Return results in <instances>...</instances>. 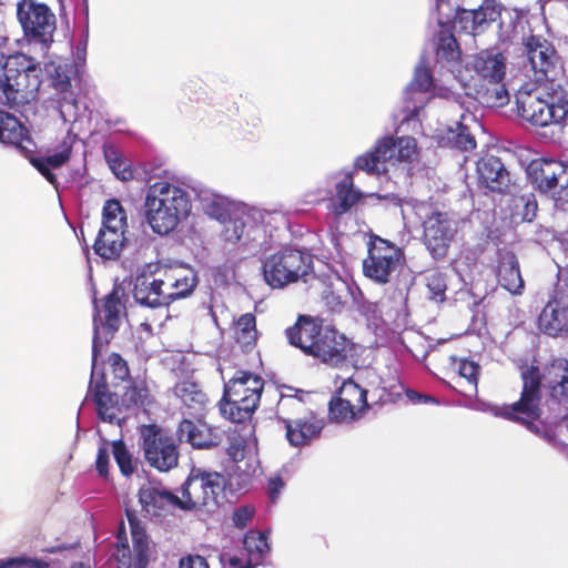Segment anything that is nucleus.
I'll return each mask as SVG.
<instances>
[{"label":"nucleus","instance_id":"b1692460","mask_svg":"<svg viewBox=\"0 0 568 568\" xmlns=\"http://www.w3.org/2000/svg\"><path fill=\"white\" fill-rule=\"evenodd\" d=\"M565 172L566 164L552 159L532 160L527 168V174L531 183L545 193L560 185Z\"/></svg>","mask_w":568,"mask_h":568},{"label":"nucleus","instance_id":"c85d7f7f","mask_svg":"<svg viewBox=\"0 0 568 568\" xmlns=\"http://www.w3.org/2000/svg\"><path fill=\"white\" fill-rule=\"evenodd\" d=\"M496 276L499 285L513 295H520L525 282L520 273L519 262L513 252L499 255Z\"/></svg>","mask_w":568,"mask_h":568},{"label":"nucleus","instance_id":"f257e3e1","mask_svg":"<svg viewBox=\"0 0 568 568\" xmlns=\"http://www.w3.org/2000/svg\"><path fill=\"white\" fill-rule=\"evenodd\" d=\"M520 377L523 389L518 400L494 407V414L504 419L524 425L534 434H540L537 420L542 415L541 387L559 405L568 406V359L557 357L548 362L542 371L538 366L525 367Z\"/></svg>","mask_w":568,"mask_h":568},{"label":"nucleus","instance_id":"39448f33","mask_svg":"<svg viewBox=\"0 0 568 568\" xmlns=\"http://www.w3.org/2000/svg\"><path fill=\"white\" fill-rule=\"evenodd\" d=\"M312 271V256L292 247L282 248L263 262V276L272 288H283Z\"/></svg>","mask_w":568,"mask_h":568},{"label":"nucleus","instance_id":"774afa93","mask_svg":"<svg viewBox=\"0 0 568 568\" xmlns=\"http://www.w3.org/2000/svg\"><path fill=\"white\" fill-rule=\"evenodd\" d=\"M104 158L109 164V166L113 163H116L118 159L121 158L120 152L113 146L104 148Z\"/></svg>","mask_w":568,"mask_h":568},{"label":"nucleus","instance_id":"69168bd1","mask_svg":"<svg viewBox=\"0 0 568 568\" xmlns=\"http://www.w3.org/2000/svg\"><path fill=\"white\" fill-rule=\"evenodd\" d=\"M325 300L333 311H341L345 305V302L339 296H335L333 292L326 294Z\"/></svg>","mask_w":568,"mask_h":568},{"label":"nucleus","instance_id":"09e8293b","mask_svg":"<svg viewBox=\"0 0 568 568\" xmlns=\"http://www.w3.org/2000/svg\"><path fill=\"white\" fill-rule=\"evenodd\" d=\"M112 453L114 459L124 476H131L135 470V465L132 460V455L128 450L123 440L119 439L112 444Z\"/></svg>","mask_w":568,"mask_h":568},{"label":"nucleus","instance_id":"5fc2aeb1","mask_svg":"<svg viewBox=\"0 0 568 568\" xmlns=\"http://www.w3.org/2000/svg\"><path fill=\"white\" fill-rule=\"evenodd\" d=\"M255 509L252 506H242L234 510L232 520L235 527L245 528L253 519Z\"/></svg>","mask_w":568,"mask_h":568},{"label":"nucleus","instance_id":"4468645a","mask_svg":"<svg viewBox=\"0 0 568 568\" xmlns=\"http://www.w3.org/2000/svg\"><path fill=\"white\" fill-rule=\"evenodd\" d=\"M524 48L537 82H552L562 72V64L555 47L541 36L527 37Z\"/></svg>","mask_w":568,"mask_h":568},{"label":"nucleus","instance_id":"e433bc0d","mask_svg":"<svg viewBox=\"0 0 568 568\" xmlns=\"http://www.w3.org/2000/svg\"><path fill=\"white\" fill-rule=\"evenodd\" d=\"M125 514L131 530L136 565L140 568H145L149 562V540L145 529L135 510L126 509Z\"/></svg>","mask_w":568,"mask_h":568},{"label":"nucleus","instance_id":"f8f14e48","mask_svg":"<svg viewBox=\"0 0 568 568\" xmlns=\"http://www.w3.org/2000/svg\"><path fill=\"white\" fill-rule=\"evenodd\" d=\"M367 389L353 378L343 381L328 402V419L337 424H353L369 410Z\"/></svg>","mask_w":568,"mask_h":568},{"label":"nucleus","instance_id":"603ef678","mask_svg":"<svg viewBox=\"0 0 568 568\" xmlns=\"http://www.w3.org/2000/svg\"><path fill=\"white\" fill-rule=\"evenodd\" d=\"M246 440L240 435H234L230 438L226 447V454L234 463H239L245 457Z\"/></svg>","mask_w":568,"mask_h":568},{"label":"nucleus","instance_id":"9b49d317","mask_svg":"<svg viewBox=\"0 0 568 568\" xmlns=\"http://www.w3.org/2000/svg\"><path fill=\"white\" fill-rule=\"evenodd\" d=\"M17 18L29 42L41 43L45 48L52 43L57 19L49 6L37 0H19Z\"/></svg>","mask_w":568,"mask_h":568},{"label":"nucleus","instance_id":"bb28decb","mask_svg":"<svg viewBox=\"0 0 568 568\" xmlns=\"http://www.w3.org/2000/svg\"><path fill=\"white\" fill-rule=\"evenodd\" d=\"M264 389V379L248 371H236L234 376L224 383L223 394L226 396L241 397V399H253L261 402Z\"/></svg>","mask_w":568,"mask_h":568},{"label":"nucleus","instance_id":"49530a36","mask_svg":"<svg viewBox=\"0 0 568 568\" xmlns=\"http://www.w3.org/2000/svg\"><path fill=\"white\" fill-rule=\"evenodd\" d=\"M540 428L538 436L545 438L547 442H559L566 444L568 439V414L564 422L555 425H546L541 419L537 420Z\"/></svg>","mask_w":568,"mask_h":568},{"label":"nucleus","instance_id":"ddd939ff","mask_svg":"<svg viewBox=\"0 0 568 568\" xmlns=\"http://www.w3.org/2000/svg\"><path fill=\"white\" fill-rule=\"evenodd\" d=\"M223 484L222 474L192 468L181 486L180 509L193 510L216 504Z\"/></svg>","mask_w":568,"mask_h":568},{"label":"nucleus","instance_id":"8fccbe9b","mask_svg":"<svg viewBox=\"0 0 568 568\" xmlns=\"http://www.w3.org/2000/svg\"><path fill=\"white\" fill-rule=\"evenodd\" d=\"M108 366L110 373L113 376L114 386L130 379V368L128 362L119 353H111L109 355Z\"/></svg>","mask_w":568,"mask_h":568},{"label":"nucleus","instance_id":"4c0bfd02","mask_svg":"<svg viewBox=\"0 0 568 568\" xmlns=\"http://www.w3.org/2000/svg\"><path fill=\"white\" fill-rule=\"evenodd\" d=\"M233 334L235 343L244 353L253 351L260 335L256 328L255 315L253 313L242 314L234 323Z\"/></svg>","mask_w":568,"mask_h":568},{"label":"nucleus","instance_id":"6ab92c4d","mask_svg":"<svg viewBox=\"0 0 568 568\" xmlns=\"http://www.w3.org/2000/svg\"><path fill=\"white\" fill-rule=\"evenodd\" d=\"M478 183L490 192L506 194L510 192L509 171L498 156L486 154L476 165Z\"/></svg>","mask_w":568,"mask_h":568},{"label":"nucleus","instance_id":"ea45409f","mask_svg":"<svg viewBox=\"0 0 568 568\" xmlns=\"http://www.w3.org/2000/svg\"><path fill=\"white\" fill-rule=\"evenodd\" d=\"M435 54L447 62H458L462 50L453 31L448 27H442L435 37Z\"/></svg>","mask_w":568,"mask_h":568},{"label":"nucleus","instance_id":"4be33fe9","mask_svg":"<svg viewBox=\"0 0 568 568\" xmlns=\"http://www.w3.org/2000/svg\"><path fill=\"white\" fill-rule=\"evenodd\" d=\"M540 329L550 336L568 331V294L556 290L554 297L542 308L538 318Z\"/></svg>","mask_w":568,"mask_h":568},{"label":"nucleus","instance_id":"de8ad7c7","mask_svg":"<svg viewBox=\"0 0 568 568\" xmlns=\"http://www.w3.org/2000/svg\"><path fill=\"white\" fill-rule=\"evenodd\" d=\"M434 81L433 72L423 59L415 69L410 85L415 91L428 92L434 88Z\"/></svg>","mask_w":568,"mask_h":568},{"label":"nucleus","instance_id":"aec40b11","mask_svg":"<svg viewBox=\"0 0 568 568\" xmlns=\"http://www.w3.org/2000/svg\"><path fill=\"white\" fill-rule=\"evenodd\" d=\"M74 140L67 135L58 146V151L48 156H37L34 155V143L32 145L29 143H24L29 146L30 151H26L22 148H17L21 154H23L29 162L41 173L45 180L52 185H57V176L52 173V169H60L71 158L72 148Z\"/></svg>","mask_w":568,"mask_h":568},{"label":"nucleus","instance_id":"7c9ffc66","mask_svg":"<svg viewBox=\"0 0 568 568\" xmlns=\"http://www.w3.org/2000/svg\"><path fill=\"white\" fill-rule=\"evenodd\" d=\"M161 278H154L151 275L141 274L135 278L133 287L134 300L144 306L159 307L165 305L164 284H160Z\"/></svg>","mask_w":568,"mask_h":568},{"label":"nucleus","instance_id":"052dcab7","mask_svg":"<svg viewBox=\"0 0 568 568\" xmlns=\"http://www.w3.org/2000/svg\"><path fill=\"white\" fill-rule=\"evenodd\" d=\"M284 485H285L284 480L282 479L281 476H274L268 479L267 494H268V498L272 503L277 501L281 490L283 489Z\"/></svg>","mask_w":568,"mask_h":568},{"label":"nucleus","instance_id":"0e129e2a","mask_svg":"<svg viewBox=\"0 0 568 568\" xmlns=\"http://www.w3.org/2000/svg\"><path fill=\"white\" fill-rule=\"evenodd\" d=\"M306 395V392L293 386L283 385L281 387V395L280 396H290L293 398H304Z\"/></svg>","mask_w":568,"mask_h":568},{"label":"nucleus","instance_id":"e2e57ef3","mask_svg":"<svg viewBox=\"0 0 568 568\" xmlns=\"http://www.w3.org/2000/svg\"><path fill=\"white\" fill-rule=\"evenodd\" d=\"M116 547H118L119 550H122V556L123 557H129L130 556V547H129V544H128V538L125 536V531H124L123 525H121L119 534H118Z\"/></svg>","mask_w":568,"mask_h":568},{"label":"nucleus","instance_id":"f704fd0d","mask_svg":"<svg viewBox=\"0 0 568 568\" xmlns=\"http://www.w3.org/2000/svg\"><path fill=\"white\" fill-rule=\"evenodd\" d=\"M124 231L101 226L93 243L94 253L104 260H116L124 247Z\"/></svg>","mask_w":568,"mask_h":568},{"label":"nucleus","instance_id":"bf43d9fd","mask_svg":"<svg viewBox=\"0 0 568 568\" xmlns=\"http://www.w3.org/2000/svg\"><path fill=\"white\" fill-rule=\"evenodd\" d=\"M95 468L100 476L106 478L109 475V452L105 447L98 450Z\"/></svg>","mask_w":568,"mask_h":568},{"label":"nucleus","instance_id":"c756f323","mask_svg":"<svg viewBox=\"0 0 568 568\" xmlns=\"http://www.w3.org/2000/svg\"><path fill=\"white\" fill-rule=\"evenodd\" d=\"M160 284H164L163 293L168 305L176 298L190 295L196 286V277L180 268H169L164 271Z\"/></svg>","mask_w":568,"mask_h":568},{"label":"nucleus","instance_id":"37998d69","mask_svg":"<svg viewBox=\"0 0 568 568\" xmlns=\"http://www.w3.org/2000/svg\"><path fill=\"white\" fill-rule=\"evenodd\" d=\"M243 545L248 559L255 567L263 561L265 554L270 550L266 537L258 531H248L244 537Z\"/></svg>","mask_w":568,"mask_h":568},{"label":"nucleus","instance_id":"a878e982","mask_svg":"<svg viewBox=\"0 0 568 568\" xmlns=\"http://www.w3.org/2000/svg\"><path fill=\"white\" fill-rule=\"evenodd\" d=\"M363 197V192L355 187L353 172H345L334 185V194L329 199V210L336 217H341Z\"/></svg>","mask_w":568,"mask_h":568},{"label":"nucleus","instance_id":"c9c22d12","mask_svg":"<svg viewBox=\"0 0 568 568\" xmlns=\"http://www.w3.org/2000/svg\"><path fill=\"white\" fill-rule=\"evenodd\" d=\"M260 403L253 399H241V397L222 395L219 402L221 415L232 423H244L252 418Z\"/></svg>","mask_w":568,"mask_h":568},{"label":"nucleus","instance_id":"2eb2a0df","mask_svg":"<svg viewBox=\"0 0 568 568\" xmlns=\"http://www.w3.org/2000/svg\"><path fill=\"white\" fill-rule=\"evenodd\" d=\"M348 351V341L345 335L335 327L323 323L305 355L312 356L329 367H339L346 363Z\"/></svg>","mask_w":568,"mask_h":568},{"label":"nucleus","instance_id":"58836bf2","mask_svg":"<svg viewBox=\"0 0 568 568\" xmlns=\"http://www.w3.org/2000/svg\"><path fill=\"white\" fill-rule=\"evenodd\" d=\"M442 146H448L462 152L474 151L477 146L475 136L470 133L468 126L457 123L456 128H448L440 136Z\"/></svg>","mask_w":568,"mask_h":568},{"label":"nucleus","instance_id":"13d9d810","mask_svg":"<svg viewBox=\"0 0 568 568\" xmlns=\"http://www.w3.org/2000/svg\"><path fill=\"white\" fill-rule=\"evenodd\" d=\"M110 169L115 174V176L122 181H130L133 179V171L122 159V156L118 159L116 163L111 164Z\"/></svg>","mask_w":568,"mask_h":568},{"label":"nucleus","instance_id":"864d4df0","mask_svg":"<svg viewBox=\"0 0 568 568\" xmlns=\"http://www.w3.org/2000/svg\"><path fill=\"white\" fill-rule=\"evenodd\" d=\"M0 568H49V564L41 559L11 558L1 562Z\"/></svg>","mask_w":568,"mask_h":568},{"label":"nucleus","instance_id":"a211bd4d","mask_svg":"<svg viewBox=\"0 0 568 568\" xmlns=\"http://www.w3.org/2000/svg\"><path fill=\"white\" fill-rule=\"evenodd\" d=\"M94 368L95 366H92V376L85 398L95 404L100 419L109 423L118 422L122 415V399L120 400L115 393L109 390L104 374L99 379H93Z\"/></svg>","mask_w":568,"mask_h":568},{"label":"nucleus","instance_id":"423d86ee","mask_svg":"<svg viewBox=\"0 0 568 568\" xmlns=\"http://www.w3.org/2000/svg\"><path fill=\"white\" fill-rule=\"evenodd\" d=\"M405 263L403 248L386 239L373 235L367 243V256L363 260V274L374 283L385 285L392 282Z\"/></svg>","mask_w":568,"mask_h":568},{"label":"nucleus","instance_id":"473e14b6","mask_svg":"<svg viewBox=\"0 0 568 568\" xmlns=\"http://www.w3.org/2000/svg\"><path fill=\"white\" fill-rule=\"evenodd\" d=\"M449 367L454 374L453 378H456L460 386V393L464 395H473L477 393L480 366L476 362L450 356Z\"/></svg>","mask_w":568,"mask_h":568},{"label":"nucleus","instance_id":"1a4fd4ad","mask_svg":"<svg viewBox=\"0 0 568 568\" xmlns=\"http://www.w3.org/2000/svg\"><path fill=\"white\" fill-rule=\"evenodd\" d=\"M121 287L114 285L110 293L102 300L101 305L94 300V334L92 341V362L97 366L98 357L103 347L110 343L114 334L119 331L121 314L125 311V305L120 296Z\"/></svg>","mask_w":568,"mask_h":568},{"label":"nucleus","instance_id":"393cba45","mask_svg":"<svg viewBox=\"0 0 568 568\" xmlns=\"http://www.w3.org/2000/svg\"><path fill=\"white\" fill-rule=\"evenodd\" d=\"M77 72V68L70 63H59L53 67L49 73V81L55 94L59 95V111L65 120V112L77 109V99L72 90V75Z\"/></svg>","mask_w":568,"mask_h":568},{"label":"nucleus","instance_id":"2f4dec72","mask_svg":"<svg viewBox=\"0 0 568 568\" xmlns=\"http://www.w3.org/2000/svg\"><path fill=\"white\" fill-rule=\"evenodd\" d=\"M286 438L292 446L300 447L311 443L323 429V422L313 415L303 418H295L285 423Z\"/></svg>","mask_w":568,"mask_h":568},{"label":"nucleus","instance_id":"0eeeda50","mask_svg":"<svg viewBox=\"0 0 568 568\" xmlns=\"http://www.w3.org/2000/svg\"><path fill=\"white\" fill-rule=\"evenodd\" d=\"M516 105L517 114L534 126L562 125L568 118V100H545L538 88L518 90Z\"/></svg>","mask_w":568,"mask_h":568},{"label":"nucleus","instance_id":"6e6552de","mask_svg":"<svg viewBox=\"0 0 568 568\" xmlns=\"http://www.w3.org/2000/svg\"><path fill=\"white\" fill-rule=\"evenodd\" d=\"M396 149L398 160L412 161L417 154L416 140L412 136H399L396 140L393 136H384L371 150L355 159L354 168L372 175L384 174L387 172V162L395 156Z\"/></svg>","mask_w":568,"mask_h":568},{"label":"nucleus","instance_id":"6e6d98bb","mask_svg":"<svg viewBox=\"0 0 568 568\" xmlns=\"http://www.w3.org/2000/svg\"><path fill=\"white\" fill-rule=\"evenodd\" d=\"M244 231V223L241 220H227L224 229V237L227 242L235 243L241 240Z\"/></svg>","mask_w":568,"mask_h":568},{"label":"nucleus","instance_id":"338daca9","mask_svg":"<svg viewBox=\"0 0 568 568\" xmlns=\"http://www.w3.org/2000/svg\"><path fill=\"white\" fill-rule=\"evenodd\" d=\"M229 568H254L255 565L247 559L245 564H243V560L236 556H232L227 560Z\"/></svg>","mask_w":568,"mask_h":568},{"label":"nucleus","instance_id":"a19ab883","mask_svg":"<svg viewBox=\"0 0 568 568\" xmlns=\"http://www.w3.org/2000/svg\"><path fill=\"white\" fill-rule=\"evenodd\" d=\"M174 394L182 403L195 413L205 408L209 399L200 385L191 381L179 382L174 386Z\"/></svg>","mask_w":568,"mask_h":568},{"label":"nucleus","instance_id":"79ce46f5","mask_svg":"<svg viewBox=\"0 0 568 568\" xmlns=\"http://www.w3.org/2000/svg\"><path fill=\"white\" fill-rule=\"evenodd\" d=\"M102 226L105 229L113 227L125 232L128 226L126 213L119 200L110 199L105 201L102 211Z\"/></svg>","mask_w":568,"mask_h":568},{"label":"nucleus","instance_id":"dca6fc26","mask_svg":"<svg viewBox=\"0 0 568 568\" xmlns=\"http://www.w3.org/2000/svg\"><path fill=\"white\" fill-rule=\"evenodd\" d=\"M423 241L434 260L446 257L456 229L446 213L435 212L424 221Z\"/></svg>","mask_w":568,"mask_h":568},{"label":"nucleus","instance_id":"9d476101","mask_svg":"<svg viewBox=\"0 0 568 568\" xmlns=\"http://www.w3.org/2000/svg\"><path fill=\"white\" fill-rule=\"evenodd\" d=\"M139 435L144 458L152 468L166 473L179 465V447L164 428L144 424L139 427Z\"/></svg>","mask_w":568,"mask_h":568},{"label":"nucleus","instance_id":"20e7f679","mask_svg":"<svg viewBox=\"0 0 568 568\" xmlns=\"http://www.w3.org/2000/svg\"><path fill=\"white\" fill-rule=\"evenodd\" d=\"M476 80L475 99L485 106L500 108L509 102V93L504 83L506 59L500 52L485 50L474 58Z\"/></svg>","mask_w":568,"mask_h":568},{"label":"nucleus","instance_id":"72a5a7b5","mask_svg":"<svg viewBox=\"0 0 568 568\" xmlns=\"http://www.w3.org/2000/svg\"><path fill=\"white\" fill-rule=\"evenodd\" d=\"M0 142L14 148H22L27 152L30 151V149L24 143L27 142L32 145L28 130L20 120L2 110H0Z\"/></svg>","mask_w":568,"mask_h":568},{"label":"nucleus","instance_id":"680f3d73","mask_svg":"<svg viewBox=\"0 0 568 568\" xmlns=\"http://www.w3.org/2000/svg\"><path fill=\"white\" fill-rule=\"evenodd\" d=\"M209 213L220 222L225 223L230 219V212L223 207L220 203L212 202L209 205Z\"/></svg>","mask_w":568,"mask_h":568},{"label":"nucleus","instance_id":"4d7b16f0","mask_svg":"<svg viewBox=\"0 0 568 568\" xmlns=\"http://www.w3.org/2000/svg\"><path fill=\"white\" fill-rule=\"evenodd\" d=\"M179 568H210V566L204 557L189 554L180 558Z\"/></svg>","mask_w":568,"mask_h":568},{"label":"nucleus","instance_id":"a18cd8bd","mask_svg":"<svg viewBox=\"0 0 568 568\" xmlns=\"http://www.w3.org/2000/svg\"><path fill=\"white\" fill-rule=\"evenodd\" d=\"M304 409V398L280 396L276 405V416L285 424L294 420L293 417L300 415Z\"/></svg>","mask_w":568,"mask_h":568},{"label":"nucleus","instance_id":"7ed1b4c3","mask_svg":"<svg viewBox=\"0 0 568 568\" xmlns=\"http://www.w3.org/2000/svg\"><path fill=\"white\" fill-rule=\"evenodd\" d=\"M192 210L186 190L169 181H158L148 189L144 216L151 230L159 235L174 231Z\"/></svg>","mask_w":568,"mask_h":568},{"label":"nucleus","instance_id":"c03bdc74","mask_svg":"<svg viewBox=\"0 0 568 568\" xmlns=\"http://www.w3.org/2000/svg\"><path fill=\"white\" fill-rule=\"evenodd\" d=\"M121 399L125 409L144 407L151 403L150 390L143 383H131L125 388Z\"/></svg>","mask_w":568,"mask_h":568},{"label":"nucleus","instance_id":"5701e85b","mask_svg":"<svg viewBox=\"0 0 568 568\" xmlns=\"http://www.w3.org/2000/svg\"><path fill=\"white\" fill-rule=\"evenodd\" d=\"M179 439L195 449H211L222 442V433L204 422L182 419L178 426Z\"/></svg>","mask_w":568,"mask_h":568},{"label":"nucleus","instance_id":"f3484780","mask_svg":"<svg viewBox=\"0 0 568 568\" xmlns=\"http://www.w3.org/2000/svg\"><path fill=\"white\" fill-rule=\"evenodd\" d=\"M500 18V10L490 1L485 0L478 9H458L454 19V28L473 37L483 34L493 22Z\"/></svg>","mask_w":568,"mask_h":568},{"label":"nucleus","instance_id":"412c9836","mask_svg":"<svg viewBox=\"0 0 568 568\" xmlns=\"http://www.w3.org/2000/svg\"><path fill=\"white\" fill-rule=\"evenodd\" d=\"M139 503L145 516L150 517H164L174 509H180L178 495L154 485H146L140 488Z\"/></svg>","mask_w":568,"mask_h":568},{"label":"nucleus","instance_id":"cd10ccee","mask_svg":"<svg viewBox=\"0 0 568 568\" xmlns=\"http://www.w3.org/2000/svg\"><path fill=\"white\" fill-rule=\"evenodd\" d=\"M323 323L318 316L298 315L296 322L285 329L288 344L306 354Z\"/></svg>","mask_w":568,"mask_h":568},{"label":"nucleus","instance_id":"3c124183","mask_svg":"<svg viewBox=\"0 0 568 568\" xmlns=\"http://www.w3.org/2000/svg\"><path fill=\"white\" fill-rule=\"evenodd\" d=\"M426 286L430 297L436 301H444L447 290L446 278L442 272L435 271L426 277Z\"/></svg>","mask_w":568,"mask_h":568},{"label":"nucleus","instance_id":"f03ea898","mask_svg":"<svg viewBox=\"0 0 568 568\" xmlns=\"http://www.w3.org/2000/svg\"><path fill=\"white\" fill-rule=\"evenodd\" d=\"M41 63L22 52L10 54L0 74V104L22 113L38 101L42 84Z\"/></svg>","mask_w":568,"mask_h":568}]
</instances>
